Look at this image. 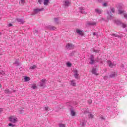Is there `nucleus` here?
Segmentation results:
<instances>
[{
	"mask_svg": "<svg viewBox=\"0 0 127 127\" xmlns=\"http://www.w3.org/2000/svg\"><path fill=\"white\" fill-rule=\"evenodd\" d=\"M55 22H56L57 24L59 23V22L58 21L59 20V19L58 18H54Z\"/></svg>",
	"mask_w": 127,
	"mask_h": 127,
	"instance_id": "c85d7f7f",
	"label": "nucleus"
},
{
	"mask_svg": "<svg viewBox=\"0 0 127 127\" xmlns=\"http://www.w3.org/2000/svg\"><path fill=\"white\" fill-rule=\"evenodd\" d=\"M107 14H108V19H113V14H112V12H111V11H107Z\"/></svg>",
	"mask_w": 127,
	"mask_h": 127,
	"instance_id": "9b49d317",
	"label": "nucleus"
},
{
	"mask_svg": "<svg viewBox=\"0 0 127 127\" xmlns=\"http://www.w3.org/2000/svg\"><path fill=\"white\" fill-rule=\"evenodd\" d=\"M126 11H124V10L122 9V6H119L118 9V13L119 14H124V17L126 19H127V14L125 13Z\"/></svg>",
	"mask_w": 127,
	"mask_h": 127,
	"instance_id": "f03ea898",
	"label": "nucleus"
},
{
	"mask_svg": "<svg viewBox=\"0 0 127 127\" xmlns=\"http://www.w3.org/2000/svg\"><path fill=\"white\" fill-rule=\"evenodd\" d=\"M88 104H89V105H91V104H92V100H90L88 101Z\"/></svg>",
	"mask_w": 127,
	"mask_h": 127,
	"instance_id": "a18cd8bd",
	"label": "nucleus"
},
{
	"mask_svg": "<svg viewBox=\"0 0 127 127\" xmlns=\"http://www.w3.org/2000/svg\"><path fill=\"white\" fill-rule=\"evenodd\" d=\"M25 2V1H24V0H21V3H22V4H23V3H24Z\"/></svg>",
	"mask_w": 127,
	"mask_h": 127,
	"instance_id": "79ce46f5",
	"label": "nucleus"
},
{
	"mask_svg": "<svg viewBox=\"0 0 127 127\" xmlns=\"http://www.w3.org/2000/svg\"><path fill=\"white\" fill-rule=\"evenodd\" d=\"M101 119L102 120H105V119H104V118H103V117H101Z\"/></svg>",
	"mask_w": 127,
	"mask_h": 127,
	"instance_id": "864d4df0",
	"label": "nucleus"
},
{
	"mask_svg": "<svg viewBox=\"0 0 127 127\" xmlns=\"http://www.w3.org/2000/svg\"><path fill=\"white\" fill-rule=\"evenodd\" d=\"M34 33H38V31H37V30H35L34 31Z\"/></svg>",
	"mask_w": 127,
	"mask_h": 127,
	"instance_id": "de8ad7c7",
	"label": "nucleus"
},
{
	"mask_svg": "<svg viewBox=\"0 0 127 127\" xmlns=\"http://www.w3.org/2000/svg\"><path fill=\"white\" fill-rule=\"evenodd\" d=\"M46 83V79H42L40 82V87H44L45 84Z\"/></svg>",
	"mask_w": 127,
	"mask_h": 127,
	"instance_id": "0eeeda50",
	"label": "nucleus"
},
{
	"mask_svg": "<svg viewBox=\"0 0 127 127\" xmlns=\"http://www.w3.org/2000/svg\"><path fill=\"white\" fill-rule=\"evenodd\" d=\"M110 9L111 10V12L113 13H115V11H116V9H115V8L114 7H111L110 8Z\"/></svg>",
	"mask_w": 127,
	"mask_h": 127,
	"instance_id": "cd10ccee",
	"label": "nucleus"
},
{
	"mask_svg": "<svg viewBox=\"0 0 127 127\" xmlns=\"http://www.w3.org/2000/svg\"><path fill=\"white\" fill-rule=\"evenodd\" d=\"M45 111H46L47 112H48V111H49V108H48V107H45Z\"/></svg>",
	"mask_w": 127,
	"mask_h": 127,
	"instance_id": "4c0bfd02",
	"label": "nucleus"
},
{
	"mask_svg": "<svg viewBox=\"0 0 127 127\" xmlns=\"http://www.w3.org/2000/svg\"><path fill=\"white\" fill-rule=\"evenodd\" d=\"M49 3V0H44V5H48Z\"/></svg>",
	"mask_w": 127,
	"mask_h": 127,
	"instance_id": "393cba45",
	"label": "nucleus"
},
{
	"mask_svg": "<svg viewBox=\"0 0 127 127\" xmlns=\"http://www.w3.org/2000/svg\"><path fill=\"white\" fill-rule=\"evenodd\" d=\"M43 10H44V8L34 9L33 15H34V14H37V13L40 11H43Z\"/></svg>",
	"mask_w": 127,
	"mask_h": 127,
	"instance_id": "7ed1b4c3",
	"label": "nucleus"
},
{
	"mask_svg": "<svg viewBox=\"0 0 127 127\" xmlns=\"http://www.w3.org/2000/svg\"><path fill=\"white\" fill-rule=\"evenodd\" d=\"M75 53H76V51H73L71 53L69 54V56H74Z\"/></svg>",
	"mask_w": 127,
	"mask_h": 127,
	"instance_id": "72a5a7b5",
	"label": "nucleus"
},
{
	"mask_svg": "<svg viewBox=\"0 0 127 127\" xmlns=\"http://www.w3.org/2000/svg\"><path fill=\"white\" fill-rule=\"evenodd\" d=\"M63 5L64 7H68L71 5L70 0H64L63 1Z\"/></svg>",
	"mask_w": 127,
	"mask_h": 127,
	"instance_id": "f257e3e1",
	"label": "nucleus"
},
{
	"mask_svg": "<svg viewBox=\"0 0 127 127\" xmlns=\"http://www.w3.org/2000/svg\"><path fill=\"white\" fill-rule=\"evenodd\" d=\"M1 112H2V109L0 108V113H1Z\"/></svg>",
	"mask_w": 127,
	"mask_h": 127,
	"instance_id": "3c124183",
	"label": "nucleus"
},
{
	"mask_svg": "<svg viewBox=\"0 0 127 127\" xmlns=\"http://www.w3.org/2000/svg\"><path fill=\"white\" fill-rule=\"evenodd\" d=\"M107 64L109 65V67H111V68H113L114 66H116V64L115 63H112L111 61H108L107 62Z\"/></svg>",
	"mask_w": 127,
	"mask_h": 127,
	"instance_id": "6e6552de",
	"label": "nucleus"
},
{
	"mask_svg": "<svg viewBox=\"0 0 127 127\" xmlns=\"http://www.w3.org/2000/svg\"><path fill=\"white\" fill-rule=\"evenodd\" d=\"M79 9L81 13H87V11L86 10H85V9H84V7H80Z\"/></svg>",
	"mask_w": 127,
	"mask_h": 127,
	"instance_id": "6ab92c4d",
	"label": "nucleus"
},
{
	"mask_svg": "<svg viewBox=\"0 0 127 127\" xmlns=\"http://www.w3.org/2000/svg\"><path fill=\"white\" fill-rule=\"evenodd\" d=\"M80 125L81 127H86L87 126V120L85 119H82L80 121Z\"/></svg>",
	"mask_w": 127,
	"mask_h": 127,
	"instance_id": "423d86ee",
	"label": "nucleus"
},
{
	"mask_svg": "<svg viewBox=\"0 0 127 127\" xmlns=\"http://www.w3.org/2000/svg\"><path fill=\"white\" fill-rule=\"evenodd\" d=\"M89 118L90 119H94V115L93 114H90L89 115Z\"/></svg>",
	"mask_w": 127,
	"mask_h": 127,
	"instance_id": "473e14b6",
	"label": "nucleus"
},
{
	"mask_svg": "<svg viewBox=\"0 0 127 127\" xmlns=\"http://www.w3.org/2000/svg\"><path fill=\"white\" fill-rule=\"evenodd\" d=\"M73 73L75 79H79V73H78V70L77 69L74 70Z\"/></svg>",
	"mask_w": 127,
	"mask_h": 127,
	"instance_id": "1a4fd4ad",
	"label": "nucleus"
},
{
	"mask_svg": "<svg viewBox=\"0 0 127 127\" xmlns=\"http://www.w3.org/2000/svg\"><path fill=\"white\" fill-rule=\"evenodd\" d=\"M8 26H9V27H10V26H12V24H11V23L8 24Z\"/></svg>",
	"mask_w": 127,
	"mask_h": 127,
	"instance_id": "49530a36",
	"label": "nucleus"
},
{
	"mask_svg": "<svg viewBox=\"0 0 127 127\" xmlns=\"http://www.w3.org/2000/svg\"><path fill=\"white\" fill-rule=\"evenodd\" d=\"M48 29L49 30H55V29H56V27L54 26H48Z\"/></svg>",
	"mask_w": 127,
	"mask_h": 127,
	"instance_id": "aec40b11",
	"label": "nucleus"
},
{
	"mask_svg": "<svg viewBox=\"0 0 127 127\" xmlns=\"http://www.w3.org/2000/svg\"><path fill=\"white\" fill-rule=\"evenodd\" d=\"M111 35L112 36H115V37H118V38H121V36H119L116 34H112Z\"/></svg>",
	"mask_w": 127,
	"mask_h": 127,
	"instance_id": "a878e982",
	"label": "nucleus"
},
{
	"mask_svg": "<svg viewBox=\"0 0 127 127\" xmlns=\"http://www.w3.org/2000/svg\"><path fill=\"white\" fill-rule=\"evenodd\" d=\"M8 126H9V127H15V125H13V124H11V123H9V124H8Z\"/></svg>",
	"mask_w": 127,
	"mask_h": 127,
	"instance_id": "e433bc0d",
	"label": "nucleus"
},
{
	"mask_svg": "<svg viewBox=\"0 0 127 127\" xmlns=\"http://www.w3.org/2000/svg\"><path fill=\"white\" fill-rule=\"evenodd\" d=\"M87 113H88V111H84V114H87Z\"/></svg>",
	"mask_w": 127,
	"mask_h": 127,
	"instance_id": "603ef678",
	"label": "nucleus"
},
{
	"mask_svg": "<svg viewBox=\"0 0 127 127\" xmlns=\"http://www.w3.org/2000/svg\"><path fill=\"white\" fill-rule=\"evenodd\" d=\"M24 80H25V82H28V81H29L30 79H29V77H28L27 76H25Z\"/></svg>",
	"mask_w": 127,
	"mask_h": 127,
	"instance_id": "bb28decb",
	"label": "nucleus"
},
{
	"mask_svg": "<svg viewBox=\"0 0 127 127\" xmlns=\"http://www.w3.org/2000/svg\"><path fill=\"white\" fill-rule=\"evenodd\" d=\"M122 26L123 28H125L126 31H127V24L122 23Z\"/></svg>",
	"mask_w": 127,
	"mask_h": 127,
	"instance_id": "b1692460",
	"label": "nucleus"
},
{
	"mask_svg": "<svg viewBox=\"0 0 127 127\" xmlns=\"http://www.w3.org/2000/svg\"><path fill=\"white\" fill-rule=\"evenodd\" d=\"M0 74H1V75H3L4 74V71H0Z\"/></svg>",
	"mask_w": 127,
	"mask_h": 127,
	"instance_id": "c03bdc74",
	"label": "nucleus"
},
{
	"mask_svg": "<svg viewBox=\"0 0 127 127\" xmlns=\"http://www.w3.org/2000/svg\"><path fill=\"white\" fill-rule=\"evenodd\" d=\"M16 21L20 23V24H23L24 23V21L23 19L20 18H17Z\"/></svg>",
	"mask_w": 127,
	"mask_h": 127,
	"instance_id": "f3484780",
	"label": "nucleus"
},
{
	"mask_svg": "<svg viewBox=\"0 0 127 127\" xmlns=\"http://www.w3.org/2000/svg\"><path fill=\"white\" fill-rule=\"evenodd\" d=\"M59 127H66V125L61 124L59 125Z\"/></svg>",
	"mask_w": 127,
	"mask_h": 127,
	"instance_id": "c9c22d12",
	"label": "nucleus"
},
{
	"mask_svg": "<svg viewBox=\"0 0 127 127\" xmlns=\"http://www.w3.org/2000/svg\"><path fill=\"white\" fill-rule=\"evenodd\" d=\"M36 65H34L30 67V69H32V70H34V69H36Z\"/></svg>",
	"mask_w": 127,
	"mask_h": 127,
	"instance_id": "f704fd0d",
	"label": "nucleus"
},
{
	"mask_svg": "<svg viewBox=\"0 0 127 127\" xmlns=\"http://www.w3.org/2000/svg\"><path fill=\"white\" fill-rule=\"evenodd\" d=\"M9 122L11 123H13V124H15L16 122H17V118L14 116H11L9 118Z\"/></svg>",
	"mask_w": 127,
	"mask_h": 127,
	"instance_id": "20e7f679",
	"label": "nucleus"
},
{
	"mask_svg": "<svg viewBox=\"0 0 127 127\" xmlns=\"http://www.w3.org/2000/svg\"><path fill=\"white\" fill-rule=\"evenodd\" d=\"M70 115L71 117H75L76 116V112L72 109H70Z\"/></svg>",
	"mask_w": 127,
	"mask_h": 127,
	"instance_id": "a211bd4d",
	"label": "nucleus"
},
{
	"mask_svg": "<svg viewBox=\"0 0 127 127\" xmlns=\"http://www.w3.org/2000/svg\"><path fill=\"white\" fill-rule=\"evenodd\" d=\"M90 64H91V65H93V64L95 62V58H94V56L91 55L90 56Z\"/></svg>",
	"mask_w": 127,
	"mask_h": 127,
	"instance_id": "9d476101",
	"label": "nucleus"
},
{
	"mask_svg": "<svg viewBox=\"0 0 127 127\" xmlns=\"http://www.w3.org/2000/svg\"><path fill=\"white\" fill-rule=\"evenodd\" d=\"M76 33L79 34V35L83 36V31L81 30L77 29L76 30Z\"/></svg>",
	"mask_w": 127,
	"mask_h": 127,
	"instance_id": "4be33fe9",
	"label": "nucleus"
},
{
	"mask_svg": "<svg viewBox=\"0 0 127 127\" xmlns=\"http://www.w3.org/2000/svg\"><path fill=\"white\" fill-rule=\"evenodd\" d=\"M99 2H102L103 1V0H98Z\"/></svg>",
	"mask_w": 127,
	"mask_h": 127,
	"instance_id": "8fccbe9b",
	"label": "nucleus"
},
{
	"mask_svg": "<svg viewBox=\"0 0 127 127\" xmlns=\"http://www.w3.org/2000/svg\"><path fill=\"white\" fill-rule=\"evenodd\" d=\"M70 85L73 87L76 86V85H77V83H76V81H75V80L74 79L70 80Z\"/></svg>",
	"mask_w": 127,
	"mask_h": 127,
	"instance_id": "dca6fc26",
	"label": "nucleus"
},
{
	"mask_svg": "<svg viewBox=\"0 0 127 127\" xmlns=\"http://www.w3.org/2000/svg\"><path fill=\"white\" fill-rule=\"evenodd\" d=\"M15 92V90H13L12 91H9V89H7L4 90V93L5 94H10L11 93H14Z\"/></svg>",
	"mask_w": 127,
	"mask_h": 127,
	"instance_id": "ddd939ff",
	"label": "nucleus"
},
{
	"mask_svg": "<svg viewBox=\"0 0 127 127\" xmlns=\"http://www.w3.org/2000/svg\"><path fill=\"white\" fill-rule=\"evenodd\" d=\"M14 65H15V66H18L19 65V63H18V61L16 60L15 62V63L14 64Z\"/></svg>",
	"mask_w": 127,
	"mask_h": 127,
	"instance_id": "c756f323",
	"label": "nucleus"
},
{
	"mask_svg": "<svg viewBox=\"0 0 127 127\" xmlns=\"http://www.w3.org/2000/svg\"><path fill=\"white\" fill-rule=\"evenodd\" d=\"M118 76V73L115 72H112L111 74L110 75V78H115V77H117Z\"/></svg>",
	"mask_w": 127,
	"mask_h": 127,
	"instance_id": "2eb2a0df",
	"label": "nucleus"
},
{
	"mask_svg": "<svg viewBox=\"0 0 127 127\" xmlns=\"http://www.w3.org/2000/svg\"><path fill=\"white\" fill-rule=\"evenodd\" d=\"M32 89H34V90H35V89H37V86H36V85L34 84L32 86Z\"/></svg>",
	"mask_w": 127,
	"mask_h": 127,
	"instance_id": "2f4dec72",
	"label": "nucleus"
},
{
	"mask_svg": "<svg viewBox=\"0 0 127 127\" xmlns=\"http://www.w3.org/2000/svg\"><path fill=\"white\" fill-rule=\"evenodd\" d=\"M95 12L97 13L98 14H101L103 12V10L99 9V8H96L95 9Z\"/></svg>",
	"mask_w": 127,
	"mask_h": 127,
	"instance_id": "4468645a",
	"label": "nucleus"
},
{
	"mask_svg": "<svg viewBox=\"0 0 127 127\" xmlns=\"http://www.w3.org/2000/svg\"><path fill=\"white\" fill-rule=\"evenodd\" d=\"M38 1L40 4H41L42 3V0H38Z\"/></svg>",
	"mask_w": 127,
	"mask_h": 127,
	"instance_id": "ea45409f",
	"label": "nucleus"
},
{
	"mask_svg": "<svg viewBox=\"0 0 127 127\" xmlns=\"http://www.w3.org/2000/svg\"><path fill=\"white\" fill-rule=\"evenodd\" d=\"M93 35L94 36H95V35H97V33H96V32L93 33Z\"/></svg>",
	"mask_w": 127,
	"mask_h": 127,
	"instance_id": "09e8293b",
	"label": "nucleus"
},
{
	"mask_svg": "<svg viewBox=\"0 0 127 127\" xmlns=\"http://www.w3.org/2000/svg\"><path fill=\"white\" fill-rule=\"evenodd\" d=\"M91 50L92 52H95V53H101V51L98 49H95L94 48H93V49H91Z\"/></svg>",
	"mask_w": 127,
	"mask_h": 127,
	"instance_id": "412c9836",
	"label": "nucleus"
},
{
	"mask_svg": "<svg viewBox=\"0 0 127 127\" xmlns=\"http://www.w3.org/2000/svg\"><path fill=\"white\" fill-rule=\"evenodd\" d=\"M116 23L117 24H118V25H119V24H121V21H116Z\"/></svg>",
	"mask_w": 127,
	"mask_h": 127,
	"instance_id": "a19ab883",
	"label": "nucleus"
},
{
	"mask_svg": "<svg viewBox=\"0 0 127 127\" xmlns=\"http://www.w3.org/2000/svg\"><path fill=\"white\" fill-rule=\"evenodd\" d=\"M19 113L20 114H23V110H19Z\"/></svg>",
	"mask_w": 127,
	"mask_h": 127,
	"instance_id": "37998d69",
	"label": "nucleus"
},
{
	"mask_svg": "<svg viewBox=\"0 0 127 127\" xmlns=\"http://www.w3.org/2000/svg\"><path fill=\"white\" fill-rule=\"evenodd\" d=\"M92 74H94L96 76H98V73H97V71L96 70V68H93L92 70Z\"/></svg>",
	"mask_w": 127,
	"mask_h": 127,
	"instance_id": "5701e85b",
	"label": "nucleus"
},
{
	"mask_svg": "<svg viewBox=\"0 0 127 127\" xmlns=\"http://www.w3.org/2000/svg\"><path fill=\"white\" fill-rule=\"evenodd\" d=\"M66 66L70 68V67H71L72 66V64L68 62V63H66Z\"/></svg>",
	"mask_w": 127,
	"mask_h": 127,
	"instance_id": "7c9ffc66",
	"label": "nucleus"
},
{
	"mask_svg": "<svg viewBox=\"0 0 127 127\" xmlns=\"http://www.w3.org/2000/svg\"><path fill=\"white\" fill-rule=\"evenodd\" d=\"M1 35V32H0V36Z\"/></svg>",
	"mask_w": 127,
	"mask_h": 127,
	"instance_id": "5fc2aeb1",
	"label": "nucleus"
},
{
	"mask_svg": "<svg viewBox=\"0 0 127 127\" xmlns=\"http://www.w3.org/2000/svg\"><path fill=\"white\" fill-rule=\"evenodd\" d=\"M86 23L87 25H91L92 26H94V25H96V24H97V23H96V22L93 21H87Z\"/></svg>",
	"mask_w": 127,
	"mask_h": 127,
	"instance_id": "f8f14e48",
	"label": "nucleus"
},
{
	"mask_svg": "<svg viewBox=\"0 0 127 127\" xmlns=\"http://www.w3.org/2000/svg\"><path fill=\"white\" fill-rule=\"evenodd\" d=\"M74 47H75V46L72 44L68 43L66 45V48H67L68 50L74 49Z\"/></svg>",
	"mask_w": 127,
	"mask_h": 127,
	"instance_id": "39448f33",
	"label": "nucleus"
},
{
	"mask_svg": "<svg viewBox=\"0 0 127 127\" xmlns=\"http://www.w3.org/2000/svg\"><path fill=\"white\" fill-rule=\"evenodd\" d=\"M103 6H108V3H107V2H105V3H104L103 4Z\"/></svg>",
	"mask_w": 127,
	"mask_h": 127,
	"instance_id": "58836bf2",
	"label": "nucleus"
}]
</instances>
